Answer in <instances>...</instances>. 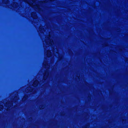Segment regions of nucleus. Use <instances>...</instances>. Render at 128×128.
<instances>
[{
  "mask_svg": "<svg viewBox=\"0 0 128 128\" xmlns=\"http://www.w3.org/2000/svg\"><path fill=\"white\" fill-rule=\"evenodd\" d=\"M27 97V96H24V97L22 99V100H24L26 99V98H26Z\"/></svg>",
  "mask_w": 128,
  "mask_h": 128,
  "instance_id": "0eeeda50",
  "label": "nucleus"
},
{
  "mask_svg": "<svg viewBox=\"0 0 128 128\" xmlns=\"http://www.w3.org/2000/svg\"><path fill=\"white\" fill-rule=\"evenodd\" d=\"M44 81L45 80H46V79L45 78H44Z\"/></svg>",
  "mask_w": 128,
  "mask_h": 128,
  "instance_id": "1a4fd4ad",
  "label": "nucleus"
},
{
  "mask_svg": "<svg viewBox=\"0 0 128 128\" xmlns=\"http://www.w3.org/2000/svg\"><path fill=\"white\" fill-rule=\"evenodd\" d=\"M13 102L8 101L4 105L5 106L8 108H10L13 105Z\"/></svg>",
  "mask_w": 128,
  "mask_h": 128,
  "instance_id": "7ed1b4c3",
  "label": "nucleus"
},
{
  "mask_svg": "<svg viewBox=\"0 0 128 128\" xmlns=\"http://www.w3.org/2000/svg\"><path fill=\"white\" fill-rule=\"evenodd\" d=\"M44 107L43 106H39V108L40 109H43L44 108Z\"/></svg>",
  "mask_w": 128,
  "mask_h": 128,
  "instance_id": "423d86ee",
  "label": "nucleus"
},
{
  "mask_svg": "<svg viewBox=\"0 0 128 128\" xmlns=\"http://www.w3.org/2000/svg\"><path fill=\"white\" fill-rule=\"evenodd\" d=\"M17 102L16 100L15 102Z\"/></svg>",
  "mask_w": 128,
  "mask_h": 128,
  "instance_id": "f8f14e48",
  "label": "nucleus"
},
{
  "mask_svg": "<svg viewBox=\"0 0 128 128\" xmlns=\"http://www.w3.org/2000/svg\"><path fill=\"white\" fill-rule=\"evenodd\" d=\"M17 97L18 96H14V99H17L18 98Z\"/></svg>",
  "mask_w": 128,
  "mask_h": 128,
  "instance_id": "6e6552de",
  "label": "nucleus"
},
{
  "mask_svg": "<svg viewBox=\"0 0 128 128\" xmlns=\"http://www.w3.org/2000/svg\"><path fill=\"white\" fill-rule=\"evenodd\" d=\"M46 74V73H45L44 74V76Z\"/></svg>",
  "mask_w": 128,
  "mask_h": 128,
  "instance_id": "9b49d317",
  "label": "nucleus"
},
{
  "mask_svg": "<svg viewBox=\"0 0 128 128\" xmlns=\"http://www.w3.org/2000/svg\"><path fill=\"white\" fill-rule=\"evenodd\" d=\"M39 84V81L38 80H36L32 84V86L33 87L29 86L28 87H27L25 88L24 86H23L20 89L15 90L14 92L16 93H17L20 90L21 93H31L34 92L36 89H37L39 88V86H38Z\"/></svg>",
  "mask_w": 128,
  "mask_h": 128,
  "instance_id": "f257e3e1",
  "label": "nucleus"
},
{
  "mask_svg": "<svg viewBox=\"0 0 128 128\" xmlns=\"http://www.w3.org/2000/svg\"><path fill=\"white\" fill-rule=\"evenodd\" d=\"M89 124H88L86 126L84 127V128H89Z\"/></svg>",
  "mask_w": 128,
  "mask_h": 128,
  "instance_id": "39448f33",
  "label": "nucleus"
},
{
  "mask_svg": "<svg viewBox=\"0 0 128 128\" xmlns=\"http://www.w3.org/2000/svg\"><path fill=\"white\" fill-rule=\"evenodd\" d=\"M43 86V84L42 85V86H41V88H42V86Z\"/></svg>",
  "mask_w": 128,
  "mask_h": 128,
  "instance_id": "9d476101",
  "label": "nucleus"
},
{
  "mask_svg": "<svg viewBox=\"0 0 128 128\" xmlns=\"http://www.w3.org/2000/svg\"><path fill=\"white\" fill-rule=\"evenodd\" d=\"M3 106L2 105H0V111L1 110L3 109Z\"/></svg>",
  "mask_w": 128,
  "mask_h": 128,
  "instance_id": "20e7f679",
  "label": "nucleus"
},
{
  "mask_svg": "<svg viewBox=\"0 0 128 128\" xmlns=\"http://www.w3.org/2000/svg\"><path fill=\"white\" fill-rule=\"evenodd\" d=\"M0 96H75V95H14L13 96H12L11 95H0Z\"/></svg>",
  "mask_w": 128,
  "mask_h": 128,
  "instance_id": "f03ea898",
  "label": "nucleus"
}]
</instances>
